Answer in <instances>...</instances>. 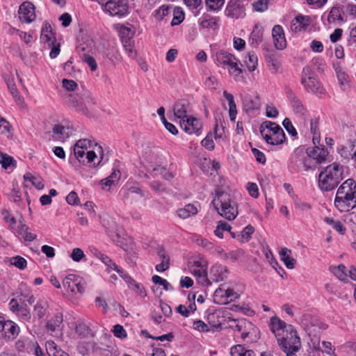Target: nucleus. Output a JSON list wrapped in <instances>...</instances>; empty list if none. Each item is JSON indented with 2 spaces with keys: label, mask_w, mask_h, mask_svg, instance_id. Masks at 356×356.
Here are the masks:
<instances>
[{
  "label": "nucleus",
  "mask_w": 356,
  "mask_h": 356,
  "mask_svg": "<svg viewBox=\"0 0 356 356\" xmlns=\"http://www.w3.org/2000/svg\"><path fill=\"white\" fill-rule=\"evenodd\" d=\"M219 215L228 220L235 219L238 214V204L233 195L222 188L216 189V197L212 201Z\"/></svg>",
  "instance_id": "nucleus-1"
},
{
  "label": "nucleus",
  "mask_w": 356,
  "mask_h": 356,
  "mask_svg": "<svg viewBox=\"0 0 356 356\" xmlns=\"http://www.w3.org/2000/svg\"><path fill=\"white\" fill-rule=\"evenodd\" d=\"M343 166L333 163L322 170L318 175V187L321 191H330L336 188L344 178Z\"/></svg>",
  "instance_id": "nucleus-2"
},
{
  "label": "nucleus",
  "mask_w": 356,
  "mask_h": 356,
  "mask_svg": "<svg viewBox=\"0 0 356 356\" xmlns=\"http://www.w3.org/2000/svg\"><path fill=\"white\" fill-rule=\"evenodd\" d=\"M277 343L286 356H296V353L301 348L300 339L291 325L288 326L286 334H283L281 338H277Z\"/></svg>",
  "instance_id": "nucleus-3"
},
{
  "label": "nucleus",
  "mask_w": 356,
  "mask_h": 356,
  "mask_svg": "<svg viewBox=\"0 0 356 356\" xmlns=\"http://www.w3.org/2000/svg\"><path fill=\"white\" fill-rule=\"evenodd\" d=\"M264 140L270 145L282 144L285 140V134L282 127L275 122L266 121L260 130Z\"/></svg>",
  "instance_id": "nucleus-4"
},
{
  "label": "nucleus",
  "mask_w": 356,
  "mask_h": 356,
  "mask_svg": "<svg viewBox=\"0 0 356 356\" xmlns=\"http://www.w3.org/2000/svg\"><path fill=\"white\" fill-rule=\"evenodd\" d=\"M312 71L309 67H305L302 72L301 83L307 92L323 97L326 94L325 89L317 79L312 76Z\"/></svg>",
  "instance_id": "nucleus-5"
},
{
  "label": "nucleus",
  "mask_w": 356,
  "mask_h": 356,
  "mask_svg": "<svg viewBox=\"0 0 356 356\" xmlns=\"http://www.w3.org/2000/svg\"><path fill=\"white\" fill-rule=\"evenodd\" d=\"M216 57L218 65L223 67L227 66L234 79L236 81L240 80L242 70L238 67L236 58L234 55L225 51H220L216 53Z\"/></svg>",
  "instance_id": "nucleus-6"
},
{
  "label": "nucleus",
  "mask_w": 356,
  "mask_h": 356,
  "mask_svg": "<svg viewBox=\"0 0 356 356\" xmlns=\"http://www.w3.org/2000/svg\"><path fill=\"white\" fill-rule=\"evenodd\" d=\"M112 17H123L128 15L129 6L128 0H111L103 10Z\"/></svg>",
  "instance_id": "nucleus-7"
},
{
  "label": "nucleus",
  "mask_w": 356,
  "mask_h": 356,
  "mask_svg": "<svg viewBox=\"0 0 356 356\" xmlns=\"http://www.w3.org/2000/svg\"><path fill=\"white\" fill-rule=\"evenodd\" d=\"M189 270L196 277L198 284L209 286L207 261L201 259L193 261L189 266Z\"/></svg>",
  "instance_id": "nucleus-8"
},
{
  "label": "nucleus",
  "mask_w": 356,
  "mask_h": 356,
  "mask_svg": "<svg viewBox=\"0 0 356 356\" xmlns=\"http://www.w3.org/2000/svg\"><path fill=\"white\" fill-rule=\"evenodd\" d=\"M236 325L234 326L235 331L241 334V337L243 341L248 342L253 341V336L256 337L257 328L254 325L249 321L242 318L237 321Z\"/></svg>",
  "instance_id": "nucleus-9"
},
{
  "label": "nucleus",
  "mask_w": 356,
  "mask_h": 356,
  "mask_svg": "<svg viewBox=\"0 0 356 356\" xmlns=\"http://www.w3.org/2000/svg\"><path fill=\"white\" fill-rule=\"evenodd\" d=\"M9 309L15 314L21 321L30 322L31 314L26 305L16 298H12L8 303Z\"/></svg>",
  "instance_id": "nucleus-10"
},
{
  "label": "nucleus",
  "mask_w": 356,
  "mask_h": 356,
  "mask_svg": "<svg viewBox=\"0 0 356 356\" xmlns=\"http://www.w3.org/2000/svg\"><path fill=\"white\" fill-rule=\"evenodd\" d=\"M122 198L129 203L145 197V194L138 184H126L120 191Z\"/></svg>",
  "instance_id": "nucleus-11"
},
{
  "label": "nucleus",
  "mask_w": 356,
  "mask_h": 356,
  "mask_svg": "<svg viewBox=\"0 0 356 356\" xmlns=\"http://www.w3.org/2000/svg\"><path fill=\"white\" fill-rule=\"evenodd\" d=\"M20 332L18 325L13 321H6L4 317L0 316V332L2 337L8 340H14Z\"/></svg>",
  "instance_id": "nucleus-12"
},
{
  "label": "nucleus",
  "mask_w": 356,
  "mask_h": 356,
  "mask_svg": "<svg viewBox=\"0 0 356 356\" xmlns=\"http://www.w3.org/2000/svg\"><path fill=\"white\" fill-rule=\"evenodd\" d=\"M287 98L291 102L294 113L302 120L307 118V110L303 106L300 99L296 96L293 90L289 87L285 88Z\"/></svg>",
  "instance_id": "nucleus-13"
},
{
  "label": "nucleus",
  "mask_w": 356,
  "mask_h": 356,
  "mask_svg": "<svg viewBox=\"0 0 356 356\" xmlns=\"http://www.w3.org/2000/svg\"><path fill=\"white\" fill-rule=\"evenodd\" d=\"M334 204L340 212H348L356 207V196L336 194Z\"/></svg>",
  "instance_id": "nucleus-14"
},
{
  "label": "nucleus",
  "mask_w": 356,
  "mask_h": 356,
  "mask_svg": "<svg viewBox=\"0 0 356 356\" xmlns=\"http://www.w3.org/2000/svg\"><path fill=\"white\" fill-rule=\"evenodd\" d=\"M225 15L232 19L243 17L245 15V8L243 0H229L225 8Z\"/></svg>",
  "instance_id": "nucleus-15"
},
{
  "label": "nucleus",
  "mask_w": 356,
  "mask_h": 356,
  "mask_svg": "<svg viewBox=\"0 0 356 356\" xmlns=\"http://www.w3.org/2000/svg\"><path fill=\"white\" fill-rule=\"evenodd\" d=\"M63 287L72 293L76 292L82 294L85 291V283L74 275H67L63 282Z\"/></svg>",
  "instance_id": "nucleus-16"
},
{
  "label": "nucleus",
  "mask_w": 356,
  "mask_h": 356,
  "mask_svg": "<svg viewBox=\"0 0 356 356\" xmlns=\"http://www.w3.org/2000/svg\"><path fill=\"white\" fill-rule=\"evenodd\" d=\"M18 14L22 22L29 24L33 22L35 19L34 5L29 1L22 3L19 8Z\"/></svg>",
  "instance_id": "nucleus-17"
},
{
  "label": "nucleus",
  "mask_w": 356,
  "mask_h": 356,
  "mask_svg": "<svg viewBox=\"0 0 356 356\" xmlns=\"http://www.w3.org/2000/svg\"><path fill=\"white\" fill-rule=\"evenodd\" d=\"M180 126L189 134H200L202 124L197 118L188 116L185 120L180 121Z\"/></svg>",
  "instance_id": "nucleus-18"
},
{
  "label": "nucleus",
  "mask_w": 356,
  "mask_h": 356,
  "mask_svg": "<svg viewBox=\"0 0 356 356\" xmlns=\"http://www.w3.org/2000/svg\"><path fill=\"white\" fill-rule=\"evenodd\" d=\"M227 268L221 264H215L212 266L209 270V285H211L213 282H218L224 280L227 277Z\"/></svg>",
  "instance_id": "nucleus-19"
},
{
  "label": "nucleus",
  "mask_w": 356,
  "mask_h": 356,
  "mask_svg": "<svg viewBox=\"0 0 356 356\" xmlns=\"http://www.w3.org/2000/svg\"><path fill=\"white\" fill-rule=\"evenodd\" d=\"M272 36L275 47L282 50L286 47V41L283 28L280 25H275L272 30Z\"/></svg>",
  "instance_id": "nucleus-20"
},
{
  "label": "nucleus",
  "mask_w": 356,
  "mask_h": 356,
  "mask_svg": "<svg viewBox=\"0 0 356 356\" xmlns=\"http://www.w3.org/2000/svg\"><path fill=\"white\" fill-rule=\"evenodd\" d=\"M306 153L308 156H311L314 161H316L317 163H321L325 161L328 156V151L325 147H320L318 146H314L308 147L306 149Z\"/></svg>",
  "instance_id": "nucleus-21"
},
{
  "label": "nucleus",
  "mask_w": 356,
  "mask_h": 356,
  "mask_svg": "<svg viewBox=\"0 0 356 356\" xmlns=\"http://www.w3.org/2000/svg\"><path fill=\"white\" fill-rule=\"evenodd\" d=\"M85 150L86 149L81 148L77 149V147L74 146V156L79 161L82 163L83 165H92V163L97 157V155L94 151H88L87 152L86 156H85Z\"/></svg>",
  "instance_id": "nucleus-22"
},
{
  "label": "nucleus",
  "mask_w": 356,
  "mask_h": 356,
  "mask_svg": "<svg viewBox=\"0 0 356 356\" xmlns=\"http://www.w3.org/2000/svg\"><path fill=\"white\" fill-rule=\"evenodd\" d=\"M63 322V316L61 313L58 312L47 321L45 328L48 332L52 334L54 332L61 330Z\"/></svg>",
  "instance_id": "nucleus-23"
},
{
  "label": "nucleus",
  "mask_w": 356,
  "mask_h": 356,
  "mask_svg": "<svg viewBox=\"0 0 356 356\" xmlns=\"http://www.w3.org/2000/svg\"><path fill=\"white\" fill-rule=\"evenodd\" d=\"M286 323L282 321L277 316H273L270 320V330L275 334V337L281 335V332L284 334L287 333L288 326Z\"/></svg>",
  "instance_id": "nucleus-24"
},
{
  "label": "nucleus",
  "mask_w": 356,
  "mask_h": 356,
  "mask_svg": "<svg viewBox=\"0 0 356 356\" xmlns=\"http://www.w3.org/2000/svg\"><path fill=\"white\" fill-rule=\"evenodd\" d=\"M52 133L54 139L63 141L72 135V129L69 127L58 124L54 126Z\"/></svg>",
  "instance_id": "nucleus-25"
},
{
  "label": "nucleus",
  "mask_w": 356,
  "mask_h": 356,
  "mask_svg": "<svg viewBox=\"0 0 356 356\" xmlns=\"http://www.w3.org/2000/svg\"><path fill=\"white\" fill-rule=\"evenodd\" d=\"M336 194L356 196L355 181L353 179H348L339 187Z\"/></svg>",
  "instance_id": "nucleus-26"
},
{
  "label": "nucleus",
  "mask_w": 356,
  "mask_h": 356,
  "mask_svg": "<svg viewBox=\"0 0 356 356\" xmlns=\"http://www.w3.org/2000/svg\"><path fill=\"white\" fill-rule=\"evenodd\" d=\"M305 152L302 148L296 149L290 159V166L293 170L298 171L302 167Z\"/></svg>",
  "instance_id": "nucleus-27"
},
{
  "label": "nucleus",
  "mask_w": 356,
  "mask_h": 356,
  "mask_svg": "<svg viewBox=\"0 0 356 356\" xmlns=\"http://www.w3.org/2000/svg\"><path fill=\"white\" fill-rule=\"evenodd\" d=\"M309 24V18L303 15L296 16L291 22V29L293 31H305Z\"/></svg>",
  "instance_id": "nucleus-28"
},
{
  "label": "nucleus",
  "mask_w": 356,
  "mask_h": 356,
  "mask_svg": "<svg viewBox=\"0 0 356 356\" xmlns=\"http://www.w3.org/2000/svg\"><path fill=\"white\" fill-rule=\"evenodd\" d=\"M40 39L46 42L48 47L51 46L56 42V38L54 33L52 32L51 25L47 22L43 24Z\"/></svg>",
  "instance_id": "nucleus-29"
},
{
  "label": "nucleus",
  "mask_w": 356,
  "mask_h": 356,
  "mask_svg": "<svg viewBox=\"0 0 356 356\" xmlns=\"http://www.w3.org/2000/svg\"><path fill=\"white\" fill-rule=\"evenodd\" d=\"M343 11L340 6H333L327 16V22L329 24H337L344 22L345 20L342 16Z\"/></svg>",
  "instance_id": "nucleus-30"
},
{
  "label": "nucleus",
  "mask_w": 356,
  "mask_h": 356,
  "mask_svg": "<svg viewBox=\"0 0 356 356\" xmlns=\"http://www.w3.org/2000/svg\"><path fill=\"white\" fill-rule=\"evenodd\" d=\"M157 256L161 260V263L155 266L156 270L161 273L169 268L170 257L166 254L163 248H160L157 251Z\"/></svg>",
  "instance_id": "nucleus-31"
},
{
  "label": "nucleus",
  "mask_w": 356,
  "mask_h": 356,
  "mask_svg": "<svg viewBox=\"0 0 356 356\" xmlns=\"http://www.w3.org/2000/svg\"><path fill=\"white\" fill-rule=\"evenodd\" d=\"M188 103L185 101H179L175 104L173 106L174 115L181 120H185L188 115Z\"/></svg>",
  "instance_id": "nucleus-32"
},
{
  "label": "nucleus",
  "mask_w": 356,
  "mask_h": 356,
  "mask_svg": "<svg viewBox=\"0 0 356 356\" xmlns=\"http://www.w3.org/2000/svg\"><path fill=\"white\" fill-rule=\"evenodd\" d=\"M91 252L96 258L99 259L102 263L105 264V266L107 267L108 272H109L110 270L117 268L116 264L114 263L112 261V259L107 255L103 254L102 252H101L100 251L95 248L91 250Z\"/></svg>",
  "instance_id": "nucleus-33"
},
{
  "label": "nucleus",
  "mask_w": 356,
  "mask_h": 356,
  "mask_svg": "<svg viewBox=\"0 0 356 356\" xmlns=\"http://www.w3.org/2000/svg\"><path fill=\"white\" fill-rule=\"evenodd\" d=\"M291 250L286 248H283L280 252V259L284 263L286 267L289 269H293L295 267L296 261L291 256Z\"/></svg>",
  "instance_id": "nucleus-34"
},
{
  "label": "nucleus",
  "mask_w": 356,
  "mask_h": 356,
  "mask_svg": "<svg viewBox=\"0 0 356 356\" xmlns=\"http://www.w3.org/2000/svg\"><path fill=\"white\" fill-rule=\"evenodd\" d=\"M329 270L333 273L339 280L346 282H348V274L347 273L346 267L343 264L339 266H331Z\"/></svg>",
  "instance_id": "nucleus-35"
},
{
  "label": "nucleus",
  "mask_w": 356,
  "mask_h": 356,
  "mask_svg": "<svg viewBox=\"0 0 356 356\" xmlns=\"http://www.w3.org/2000/svg\"><path fill=\"white\" fill-rule=\"evenodd\" d=\"M223 96L229 104V116L230 120L234 122L237 115V109L236 105L234 102V97L231 93H229L226 90L223 92Z\"/></svg>",
  "instance_id": "nucleus-36"
},
{
  "label": "nucleus",
  "mask_w": 356,
  "mask_h": 356,
  "mask_svg": "<svg viewBox=\"0 0 356 356\" xmlns=\"http://www.w3.org/2000/svg\"><path fill=\"white\" fill-rule=\"evenodd\" d=\"M5 81L6 85L11 92L15 101L19 104L21 105L23 104V98L19 95V92L17 90L15 83L14 82L13 78L10 76H8L5 78Z\"/></svg>",
  "instance_id": "nucleus-37"
},
{
  "label": "nucleus",
  "mask_w": 356,
  "mask_h": 356,
  "mask_svg": "<svg viewBox=\"0 0 356 356\" xmlns=\"http://www.w3.org/2000/svg\"><path fill=\"white\" fill-rule=\"evenodd\" d=\"M45 346L49 356H70L67 353L62 350L54 341H47Z\"/></svg>",
  "instance_id": "nucleus-38"
},
{
  "label": "nucleus",
  "mask_w": 356,
  "mask_h": 356,
  "mask_svg": "<svg viewBox=\"0 0 356 356\" xmlns=\"http://www.w3.org/2000/svg\"><path fill=\"white\" fill-rule=\"evenodd\" d=\"M197 213V209L191 204H186L184 207L180 208L177 211V213L180 218L186 219Z\"/></svg>",
  "instance_id": "nucleus-39"
},
{
  "label": "nucleus",
  "mask_w": 356,
  "mask_h": 356,
  "mask_svg": "<svg viewBox=\"0 0 356 356\" xmlns=\"http://www.w3.org/2000/svg\"><path fill=\"white\" fill-rule=\"evenodd\" d=\"M67 103L70 106L74 108L77 111H84L81 97L76 94L69 95Z\"/></svg>",
  "instance_id": "nucleus-40"
},
{
  "label": "nucleus",
  "mask_w": 356,
  "mask_h": 356,
  "mask_svg": "<svg viewBox=\"0 0 356 356\" xmlns=\"http://www.w3.org/2000/svg\"><path fill=\"white\" fill-rule=\"evenodd\" d=\"M232 356H252L254 352L252 350H246L242 345H236L231 348Z\"/></svg>",
  "instance_id": "nucleus-41"
},
{
  "label": "nucleus",
  "mask_w": 356,
  "mask_h": 356,
  "mask_svg": "<svg viewBox=\"0 0 356 356\" xmlns=\"http://www.w3.org/2000/svg\"><path fill=\"white\" fill-rule=\"evenodd\" d=\"M231 228H232L231 226L228 223H227L226 222L220 220L218 222V225L216 227V229L214 231V234L218 237L222 238L223 232L228 231L231 233L232 237L235 238L236 236H235L234 233L231 232Z\"/></svg>",
  "instance_id": "nucleus-42"
},
{
  "label": "nucleus",
  "mask_w": 356,
  "mask_h": 356,
  "mask_svg": "<svg viewBox=\"0 0 356 356\" xmlns=\"http://www.w3.org/2000/svg\"><path fill=\"white\" fill-rule=\"evenodd\" d=\"M245 63L250 72L254 71L258 65L257 56L254 52H249Z\"/></svg>",
  "instance_id": "nucleus-43"
},
{
  "label": "nucleus",
  "mask_w": 356,
  "mask_h": 356,
  "mask_svg": "<svg viewBox=\"0 0 356 356\" xmlns=\"http://www.w3.org/2000/svg\"><path fill=\"white\" fill-rule=\"evenodd\" d=\"M215 296L225 297L227 300L230 301H233L234 300L238 298V294L232 289L222 290V289L219 288L216 290Z\"/></svg>",
  "instance_id": "nucleus-44"
},
{
  "label": "nucleus",
  "mask_w": 356,
  "mask_h": 356,
  "mask_svg": "<svg viewBox=\"0 0 356 356\" xmlns=\"http://www.w3.org/2000/svg\"><path fill=\"white\" fill-rule=\"evenodd\" d=\"M17 233L26 241H32L36 238V235L30 232L29 231V227L25 225H21L18 227Z\"/></svg>",
  "instance_id": "nucleus-45"
},
{
  "label": "nucleus",
  "mask_w": 356,
  "mask_h": 356,
  "mask_svg": "<svg viewBox=\"0 0 356 356\" xmlns=\"http://www.w3.org/2000/svg\"><path fill=\"white\" fill-rule=\"evenodd\" d=\"M324 221L328 225H330L333 229L341 234L346 233V229L340 221L334 220L333 218L329 217L325 218Z\"/></svg>",
  "instance_id": "nucleus-46"
},
{
  "label": "nucleus",
  "mask_w": 356,
  "mask_h": 356,
  "mask_svg": "<svg viewBox=\"0 0 356 356\" xmlns=\"http://www.w3.org/2000/svg\"><path fill=\"white\" fill-rule=\"evenodd\" d=\"M225 0H205L207 10L210 11L220 10L225 3Z\"/></svg>",
  "instance_id": "nucleus-47"
},
{
  "label": "nucleus",
  "mask_w": 356,
  "mask_h": 356,
  "mask_svg": "<svg viewBox=\"0 0 356 356\" xmlns=\"http://www.w3.org/2000/svg\"><path fill=\"white\" fill-rule=\"evenodd\" d=\"M172 10V7L163 5L155 11L154 17L156 20L161 21Z\"/></svg>",
  "instance_id": "nucleus-48"
},
{
  "label": "nucleus",
  "mask_w": 356,
  "mask_h": 356,
  "mask_svg": "<svg viewBox=\"0 0 356 356\" xmlns=\"http://www.w3.org/2000/svg\"><path fill=\"white\" fill-rule=\"evenodd\" d=\"M172 10H174V16L171 22V26H173L179 24L184 20V14L180 8H172Z\"/></svg>",
  "instance_id": "nucleus-49"
},
{
  "label": "nucleus",
  "mask_w": 356,
  "mask_h": 356,
  "mask_svg": "<svg viewBox=\"0 0 356 356\" xmlns=\"http://www.w3.org/2000/svg\"><path fill=\"white\" fill-rule=\"evenodd\" d=\"M129 284H130L131 289L142 298H144L147 296L145 288L142 284L136 282L133 279L131 280V282H129Z\"/></svg>",
  "instance_id": "nucleus-50"
},
{
  "label": "nucleus",
  "mask_w": 356,
  "mask_h": 356,
  "mask_svg": "<svg viewBox=\"0 0 356 356\" xmlns=\"http://www.w3.org/2000/svg\"><path fill=\"white\" fill-rule=\"evenodd\" d=\"M47 307V302L40 301L34 306V312L36 316L42 318L45 316Z\"/></svg>",
  "instance_id": "nucleus-51"
},
{
  "label": "nucleus",
  "mask_w": 356,
  "mask_h": 356,
  "mask_svg": "<svg viewBox=\"0 0 356 356\" xmlns=\"http://www.w3.org/2000/svg\"><path fill=\"white\" fill-rule=\"evenodd\" d=\"M24 179L30 181L32 184L38 190L42 189L44 184L41 181V179L33 176L31 173H26L24 175Z\"/></svg>",
  "instance_id": "nucleus-52"
},
{
  "label": "nucleus",
  "mask_w": 356,
  "mask_h": 356,
  "mask_svg": "<svg viewBox=\"0 0 356 356\" xmlns=\"http://www.w3.org/2000/svg\"><path fill=\"white\" fill-rule=\"evenodd\" d=\"M120 177V172L119 170H115L110 176L102 180V182L103 185L111 186L114 184L115 182L118 181Z\"/></svg>",
  "instance_id": "nucleus-53"
},
{
  "label": "nucleus",
  "mask_w": 356,
  "mask_h": 356,
  "mask_svg": "<svg viewBox=\"0 0 356 356\" xmlns=\"http://www.w3.org/2000/svg\"><path fill=\"white\" fill-rule=\"evenodd\" d=\"M103 225L110 236L112 237L113 234H116V235L118 236V234L117 233V225L113 219H108L107 222H104Z\"/></svg>",
  "instance_id": "nucleus-54"
},
{
  "label": "nucleus",
  "mask_w": 356,
  "mask_h": 356,
  "mask_svg": "<svg viewBox=\"0 0 356 356\" xmlns=\"http://www.w3.org/2000/svg\"><path fill=\"white\" fill-rule=\"evenodd\" d=\"M10 264L15 266L20 270H23L26 267V260L20 256H16L10 258Z\"/></svg>",
  "instance_id": "nucleus-55"
},
{
  "label": "nucleus",
  "mask_w": 356,
  "mask_h": 356,
  "mask_svg": "<svg viewBox=\"0 0 356 356\" xmlns=\"http://www.w3.org/2000/svg\"><path fill=\"white\" fill-rule=\"evenodd\" d=\"M267 62L268 65L273 73H277L281 67V63L275 56H270Z\"/></svg>",
  "instance_id": "nucleus-56"
},
{
  "label": "nucleus",
  "mask_w": 356,
  "mask_h": 356,
  "mask_svg": "<svg viewBox=\"0 0 356 356\" xmlns=\"http://www.w3.org/2000/svg\"><path fill=\"white\" fill-rule=\"evenodd\" d=\"M217 23V18L214 17H210L209 15L204 16L200 22V25L202 28H213Z\"/></svg>",
  "instance_id": "nucleus-57"
},
{
  "label": "nucleus",
  "mask_w": 356,
  "mask_h": 356,
  "mask_svg": "<svg viewBox=\"0 0 356 356\" xmlns=\"http://www.w3.org/2000/svg\"><path fill=\"white\" fill-rule=\"evenodd\" d=\"M342 219L351 228L354 229L356 226V212L347 213L343 216Z\"/></svg>",
  "instance_id": "nucleus-58"
},
{
  "label": "nucleus",
  "mask_w": 356,
  "mask_h": 356,
  "mask_svg": "<svg viewBox=\"0 0 356 356\" xmlns=\"http://www.w3.org/2000/svg\"><path fill=\"white\" fill-rule=\"evenodd\" d=\"M153 172L155 175H161L165 179L170 180L174 177V175L172 172H168L167 169L164 167H157L153 169Z\"/></svg>",
  "instance_id": "nucleus-59"
},
{
  "label": "nucleus",
  "mask_w": 356,
  "mask_h": 356,
  "mask_svg": "<svg viewBox=\"0 0 356 356\" xmlns=\"http://www.w3.org/2000/svg\"><path fill=\"white\" fill-rule=\"evenodd\" d=\"M13 162L14 159L13 157L8 156L6 153L0 152V163L1 164L2 168L7 169L13 163Z\"/></svg>",
  "instance_id": "nucleus-60"
},
{
  "label": "nucleus",
  "mask_w": 356,
  "mask_h": 356,
  "mask_svg": "<svg viewBox=\"0 0 356 356\" xmlns=\"http://www.w3.org/2000/svg\"><path fill=\"white\" fill-rule=\"evenodd\" d=\"M271 0H258L253 3L254 10L257 12H264L268 8V4Z\"/></svg>",
  "instance_id": "nucleus-61"
},
{
  "label": "nucleus",
  "mask_w": 356,
  "mask_h": 356,
  "mask_svg": "<svg viewBox=\"0 0 356 356\" xmlns=\"http://www.w3.org/2000/svg\"><path fill=\"white\" fill-rule=\"evenodd\" d=\"M315 164L316 162H314V159L305 152L302 167L303 170L307 171L312 169L315 167Z\"/></svg>",
  "instance_id": "nucleus-62"
},
{
  "label": "nucleus",
  "mask_w": 356,
  "mask_h": 356,
  "mask_svg": "<svg viewBox=\"0 0 356 356\" xmlns=\"http://www.w3.org/2000/svg\"><path fill=\"white\" fill-rule=\"evenodd\" d=\"M123 45L127 51L128 56L131 58H134L136 56V51L134 50L133 47L131 44L130 37L123 40Z\"/></svg>",
  "instance_id": "nucleus-63"
},
{
  "label": "nucleus",
  "mask_w": 356,
  "mask_h": 356,
  "mask_svg": "<svg viewBox=\"0 0 356 356\" xmlns=\"http://www.w3.org/2000/svg\"><path fill=\"white\" fill-rule=\"evenodd\" d=\"M262 35V31L259 29L257 27H255L250 34V39L252 41V42L258 44L261 41Z\"/></svg>",
  "instance_id": "nucleus-64"
}]
</instances>
